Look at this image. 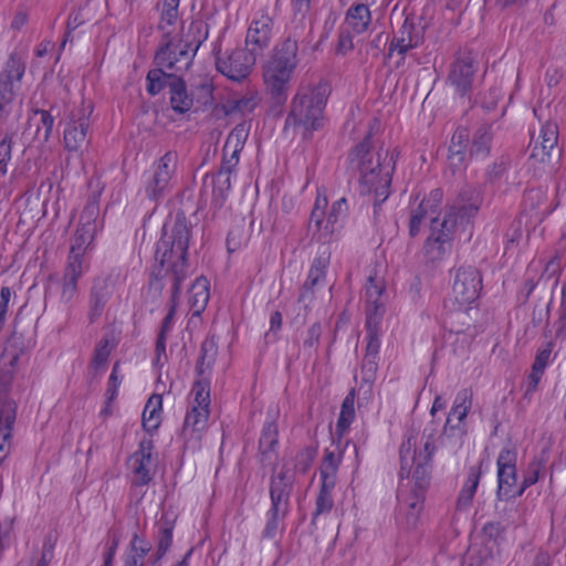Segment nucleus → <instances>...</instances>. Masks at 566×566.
<instances>
[{
    "label": "nucleus",
    "mask_w": 566,
    "mask_h": 566,
    "mask_svg": "<svg viewBox=\"0 0 566 566\" xmlns=\"http://www.w3.org/2000/svg\"><path fill=\"white\" fill-rule=\"evenodd\" d=\"M190 228L186 216L178 212L170 226H164L161 238L156 244L155 260L158 262L159 269L157 271L154 270L153 274L156 282H150V285L161 291L163 284L160 280L167 279L170 282L172 303L169 313L163 319L159 335L167 336V333L171 329L175 316V302L182 282L188 276L187 255Z\"/></svg>",
    "instance_id": "1"
},
{
    "label": "nucleus",
    "mask_w": 566,
    "mask_h": 566,
    "mask_svg": "<svg viewBox=\"0 0 566 566\" xmlns=\"http://www.w3.org/2000/svg\"><path fill=\"white\" fill-rule=\"evenodd\" d=\"M331 93L332 87L325 80L301 81L291 99L285 126L302 128L304 138H310L314 132L323 129Z\"/></svg>",
    "instance_id": "2"
},
{
    "label": "nucleus",
    "mask_w": 566,
    "mask_h": 566,
    "mask_svg": "<svg viewBox=\"0 0 566 566\" xmlns=\"http://www.w3.org/2000/svg\"><path fill=\"white\" fill-rule=\"evenodd\" d=\"M472 398L471 389L464 388L460 390L447 418L440 437V444L442 447L450 446L452 453H455L463 444V439L467 434L464 420L472 407Z\"/></svg>",
    "instance_id": "3"
},
{
    "label": "nucleus",
    "mask_w": 566,
    "mask_h": 566,
    "mask_svg": "<svg viewBox=\"0 0 566 566\" xmlns=\"http://www.w3.org/2000/svg\"><path fill=\"white\" fill-rule=\"evenodd\" d=\"M458 223H460V219L453 214V210H447L442 220L432 217L430 234L423 245L427 260L440 261L450 253Z\"/></svg>",
    "instance_id": "4"
},
{
    "label": "nucleus",
    "mask_w": 566,
    "mask_h": 566,
    "mask_svg": "<svg viewBox=\"0 0 566 566\" xmlns=\"http://www.w3.org/2000/svg\"><path fill=\"white\" fill-rule=\"evenodd\" d=\"M352 169H355L363 175L364 182L370 184L373 177V169H380L382 164L387 163L388 150L384 148L382 144L377 143L371 133H368L364 139L357 144L348 155Z\"/></svg>",
    "instance_id": "5"
},
{
    "label": "nucleus",
    "mask_w": 566,
    "mask_h": 566,
    "mask_svg": "<svg viewBox=\"0 0 566 566\" xmlns=\"http://www.w3.org/2000/svg\"><path fill=\"white\" fill-rule=\"evenodd\" d=\"M169 31L164 33L163 42L154 56V64L175 73L187 71L191 65L199 44L182 39L175 41L169 39Z\"/></svg>",
    "instance_id": "6"
},
{
    "label": "nucleus",
    "mask_w": 566,
    "mask_h": 566,
    "mask_svg": "<svg viewBox=\"0 0 566 566\" xmlns=\"http://www.w3.org/2000/svg\"><path fill=\"white\" fill-rule=\"evenodd\" d=\"M176 167L177 154L174 151H167L154 164V171L145 184L149 200L157 202L170 191Z\"/></svg>",
    "instance_id": "7"
},
{
    "label": "nucleus",
    "mask_w": 566,
    "mask_h": 566,
    "mask_svg": "<svg viewBox=\"0 0 566 566\" xmlns=\"http://www.w3.org/2000/svg\"><path fill=\"white\" fill-rule=\"evenodd\" d=\"M482 290V274L473 265H461L455 270L452 295L460 307L478 300Z\"/></svg>",
    "instance_id": "8"
},
{
    "label": "nucleus",
    "mask_w": 566,
    "mask_h": 566,
    "mask_svg": "<svg viewBox=\"0 0 566 566\" xmlns=\"http://www.w3.org/2000/svg\"><path fill=\"white\" fill-rule=\"evenodd\" d=\"M92 113V102L84 99L80 106L71 111L63 136L64 145L67 150L76 151L85 143Z\"/></svg>",
    "instance_id": "9"
},
{
    "label": "nucleus",
    "mask_w": 566,
    "mask_h": 566,
    "mask_svg": "<svg viewBox=\"0 0 566 566\" xmlns=\"http://www.w3.org/2000/svg\"><path fill=\"white\" fill-rule=\"evenodd\" d=\"M398 153H392L389 160L382 164L380 169H373L371 182L365 184L363 175H359V192L363 196H374L375 209L389 197L392 174L396 167Z\"/></svg>",
    "instance_id": "10"
},
{
    "label": "nucleus",
    "mask_w": 566,
    "mask_h": 566,
    "mask_svg": "<svg viewBox=\"0 0 566 566\" xmlns=\"http://www.w3.org/2000/svg\"><path fill=\"white\" fill-rule=\"evenodd\" d=\"M255 55L248 50L237 49L230 52L226 57L217 56V70L234 82H241L251 73L255 64Z\"/></svg>",
    "instance_id": "11"
},
{
    "label": "nucleus",
    "mask_w": 566,
    "mask_h": 566,
    "mask_svg": "<svg viewBox=\"0 0 566 566\" xmlns=\"http://www.w3.org/2000/svg\"><path fill=\"white\" fill-rule=\"evenodd\" d=\"M476 66L472 52L461 51L451 64L448 80L459 95L465 96L472 90Z\"/></svg>",
    "instance_id": "12"
},
{
    "label": "nucleus",
    "mask_w": 566,
    "mask_h": 566,
    "mask_svg": "<svg viewBox=\"0 0 566 566\" xmlns=\"http://www.w3.org/2000/svg\"><path fill=\"white\" fill-rule=\"evenodd\" d=\"M558 142V128L555 123L547 122L542 125L538 136L532 137L530 144V159L537 163L549 161L553 154L560 155V150L557 147Z\"/></svg>",
    "instance_id": "13"
},
{
    "label": "nucleus",
    "mask_w": 566,
    "mask_h": 566,
    "mask_svg": "<svg viewBox=\"0 0 566 566\" xmlns=\"http://www.w3.org/2000/svg\"><path fill=\"white\" fill-rule=\"evenodd\" d=\"M294 486V475L290 474L289 470H282L272 474L270 479V510L283 513L290 512V499Z\"/></svg>",
    "instance_id": "14"
},
{
    "label": "nucleus",
    "mask_w": 566,
    "mask_h": 566,
    "mask_svg": "<svg viewBox=\"0 0 566 566\" xmlns=\"http://www.w3.org/2000/svg\"><path fill=\"white\" fill-rule=\"evenodd\" d=\"M436 447L433 443V432L427 436V440L423 443V450L419 451L417 461H415V469L411 470L410 476L415 481V489L411 493L422 494L428 489L431 480V461Z\"/></svg>",
    "instance_id": "15"
},
{
    "label": "nucleus",
    "mask_w": 566,
    "mask_h": 566,
    "mask_svg": "<svg viewBox=\"0 0 566 566\" xmlns=\"http://www.w3.org/2000/svg\"><path fill=\"white\" fill-rule=\"evenodd\" d=\"M482 202L483 196L480 189L472 185H465L447 210H453V214L460 219V223H469L476 216Z\"/></svg>",
    "instance_id": "16"
},
{
    "label": "nucleus",
    "mask_w": 566,
    "mask_h": 566,
    "mask_svg": "<svg viewBox=\"0 0 566 566\" xmlns=\"http://www.w3.org/2000/svg\"><path fill=\"white\" fill-rule=\"evenodd\" d=\"M516 452L512 449L504 448L497 457V491L496 494L502 497H514L511 493L512 488L516 483Z\"/></svg>",
    "instance_id": "17"
},
{
    "label": "nucleus",
    "mask_w": 566,
    "mask_h": 566,
    "mask_svg": "<svg viewBox=\"0 0 566 566\" xmlns=\"http://www.w3.org/2000/svg\"><path fill=\"white\" fill-rule=\"evenodd\" d=\"M272 25V19L265 13H261L251 22L247 32L245 46L253 55H260L269 46Z\"/></svg>",
    "instance_id": "18"
},
{
    "label": "nucleus",
    "mask_w": 566,
    "mask_h": 566,
    "mask_svg": "<svg viewBox=\"0 0 566 566\" xmlns=\"http://www.w3.org/2000/svg\"><path fill=\"white\" fill-rule=\"evenodd\" d=\"M154 450L151 438H143L138 450L130 457L129 462L136 485H146L151 481L150 465Z\"/></svg>",
    "instance_id": "19"
},
{
    "label": "nucleus",
    "mask_w": 566,
    "mask_h": 566,
    "mask_svg": "<svg viewBox=\"0 0 566 566\" xmlns=\"http://www.w3.org/2000/svg\"><path fill=\"white\" fill-rule=\"evenodd\" d=\"M209 413V409L192 406L187 411L180 432L186 447L195 448L201 440V434L207 426Z\"/></svg>",
    "instance_id": "20"
},
{
    "label": "nucleus",
    "mask_w": 566,
    "mask_h": 566,
    "mask_svg": "<svg viewBox=\"0 0 566 566\" xmlns=\"http://www.w3.org/2000/svg\"><path fill=\"white\" fill-rule=\"evenodd\" d=\"M279 427L274 418L265 421L259 440L260 462L263 467L277 464Z\"/></svg>",
    "instance_id": "21"
},
{
    "label": "nucleus",
    "mask_w": 566,
    "mask_h": 566,
    "mask_svg": "<svg viewBox=\"0 0 566 566\" xmlns=\"http://www.w3.org/2000/svg\"><path fill=\"white\" fill-rule=\"evenodd\" d=\"M27 60L28 50L25 48H15L9 53L1 66L0 80L21 88L27 71Z\"/></svg>",
    "instance_id": "22"
},
{
    "label": "nucleus",
    "mask_w": 566,
    "mask_h": 566,
    "mask_svg": "<svg viewBox=\"0 0 566 566\" xmlns=\"http://www.w3.org/2000/svg\"><path fill=\"white\" fill-rule=\"evenodd\" d=\"M422 42V30L406 19L389 44L388 56H391L392 52L397 51L403 59L409 50L419 46Z\"/></svg>",
    "instance_id": "23"
},
{
    "label": "nucleus",
    "mask_w": 566,
    "mask_h": 566,
    "mask_svg": "<svg viewBox=\"0 0 566 566\" xmlns=\"http://www.w3.org/2000/svg\"><path fill=\"white\" fill-rule=\"evenodd\" d=\"M331 252L327 248H323L318 251V254L313 260L307 279L303 285L298 301L305 302L312 297L313 289L317 285H322L325 282L326 269L329 265Z\"/></svg>",
    "instance_id": "24"
},
{
    "label": "nucleus",
    "mask_w": 566,
    "mask_h": 566,
    "mask_svg": "<svg viewBox=\"0 0 566 566\" xmlns=\"http://www.w3.org/2000/svg\"><path fill=\"white\" fill-rule=\"evenodd\" d=\"M385 282L380 277L369 276L365 285L366 319L378 316L382 321L385 313Z\"/></svg>",
    "instance_id": "25"
},
{
    "label": "nucleus",
    "mask_w": 566,
    "mask_h": 566,
    "mask_svg": "<svg viewBox=\"0 0 566 566\" xmlns=\"http://www.w3.org/2000/svg\"><path fill=\"white\" fill-rule=\"evenodd\" d=\"M169 95V103L175 113L185 114L191 109L193 97L188 93L187 84L181 76L172 77Z\"/></svg>",
    "instance_id": "26"
},
{
    "label": "nucleus",
    "mask_w": 566,
    "mask_h": 566,
    "mask_svg": "<svg viewBox=\"0 0 566 566\" xmlns=\"http://www.w3.org/2000/svg\"><path fill=\"white\" fill-rule=\"evenodd\" d=\"M481 475V464L469 468L468 476L457 499V510L465 511L471 506Z\"/></svg>",
    "instance_id": "27"
},
{
    "label": "nucleus",
    "mask_w": 566,
    "mask_h": 566,
    "mask_svg": "<svg viewBox=\"0 0 566 566\" xmlns=\"http://www.w3.org/2000/svg\"><path fill=\"white\" fill-rule=\"evenodd\" d=\"M172 77H180V75H177L175 72L168 71L160 65H155V67L149 70L146 75L147 93L150 96H156L166 87L170 90Z\"/></svg>",
    "instance_id": "28"
},
{
    "label": "nucleus",
    "mask_w": 566,
    "mask_h": 566,
    "mask_svg": "<svg viewBox=\"0 0 566 566\" xmlns=\"http://www.w3.org/2000/svg\"><path fill=\"white\" fill-rule=\"evenodd\" d=\"M113 293L112 284L106 280H98L94 283L90 296V321L94 322L96 317L101 316L106 303Z\"/></svg>",
    "instance_id": "29"
},
{
    "label": "nucleus",
    "mask_w": 566,
    "mask_h": 566,
    "mask_svg": "<svg viewBox=\"0 0 566 566\" xmlns=\"http://www.w3.org/2000/svg\"><path fill=\"white\" fill-rule=\"evenodd\" d=\"M297 51V41L287 38L275 46L270 61L283 66V69L286 67L294 71L298 64Z\"/></svg>",
    "instance_id": "30"
},
{
    "label": "nucleus",
    "mask_w": 566,
    "mask_h": 566,
    "mask_svg": "<svg viewBox=\"0 0 566 566\" xmlns=\"http://www.w3.org/2000/svg\"><path fill=\"white\" fill-rule=\"evenodd\" d=\"M469 142V130L465 127H458L451 137L448 160L454 168H459L465 158V149Z\"/></svg>",
    "instance_id": "31"
},
{
    "label": "nucleus",
    "mask_w": 566,
    "mask_h": 566,
    "mask_svg": "<svg viewBox=\"0 0 566 566\" xmlns=\"http://www.w3.org/2000/svg\"><path fill=\"white\" fill-rule=\"evenodd\" d=\"M344 451L337 443L334 450L326 449L319 468L321 481L337 482V472Z\"/></svg>",
    "instance_id": "32"
},
{
    "label": "nucleus",
    "mask_w": 566,
    "mask_h": 566,
    "mask_svg": "<svg viewBox=\"0 0 566 566\" xmlns=\"http://www.w3.org/2000/svg\"><path fill=\"white\" fill-rule=\"evenodd\" d=\"M27 348L24 335L13 329L7 338L1 359L7 361L9 366L17 367L18 361Z\"/></svg>",
    "instance_id": "33"
},
{
    "label": "nucleus",
    "mask_w": 566,
    "mask_h": 566,
    "mask_svg": "<svg viewBox=\"0 0 566 566\" xmlns=\"http://www.w3.org/2000/svg\"><path fill=\"white\" fill-rule=\"evenodd\" d=\"M492 139L493 134L491 125H481L473 135L470 155L476 158H486L491 151Z\"/></svg>",
    "instance_id": "34"
},
{
    "label": "nucleus",
    "mask_w": 566,
    "mask_h": 566,
    "mask_svg": "<svg viewBox=\"0 0 566 566\" xmlns=\"http://www.w3.org/2000/svg\"><path fill=\"white\" fill-rule=\"evenodd\" d=\"M417 439L413 436H408L401 443L399 454H400V479L410 478L411 469L413 467L415 461H417L419 452L416 449Z\"/></svg>",
    "instance_id": "35"
},
{
    "label": "nucleus",
    "mask_w": 566,
    "mask_h": 566,
    "mask_svg": "<svg viewBox=\"0 0 566 566\" xmlns=\"http://www.w3.org/2000/svg\"><path fill=\"white\" fill-rule=\"evenodd\" d=\"M345 20L354 32L357 34L364 33L371 22V14L368 6L364 3L352 6L346 12Z\"/></svg>",
    "instance_id": "36"
},
{
    "label": "nucleus",
    "mask_w": 566,
    "mask_h": 566,
    "mask_svg": "<svg viewBox=\"0 0 566 566\" xmlns=\"http://www.w3.org/2000/svg\"><path fill=\"white\" fill-rule=\"evenodd\" d=\"M161 405L163 398L159 395H153L148 399L143 412V427L146 431L151 432L158 429L160 424Z\"/></svg>",
    "instance_id": "37"
},
{
    "label": "nucleus",
    "mask_w": 566,
    "mask_h": 566,
    "mask_svg": "<svg viewBox=\"0 0 566 566\" xmlns=\"http://www.w3.org/2000/svg\"><path fill=\"white\" fill-rule=\"evenodd\" d=\"M212 205L216 208H221L231 189V174L227 171H218L212 176Z\"/></svg>",
    "instance_id": "38"
},
{
    "label": "nucleus",
    "mask_w": 566,
    "mask_h": 566,
    "mask_svg": "<svg viewBox=\"0 0 566 566\" xmlns=\"http://www.w3.org/2000/svg\"><path fill=\"white\" fill-rule=\"evenodd\" d=\"M355 389H350L342 402L335 432L340 438L348 430L355 418Z\"/></svg>",
    "instance_id": "39"
},
{
    "label": "nucleus",
    "mask_w": 566,
    "mask_h": 566,
    "mask_svg": "<svg viewBox=\"0 0 566 566\" xmlns=\"http://www.w3.org/2000/svg\"><path fill=\"white\" fill-rule=\"evenodd\" d=\"M380 325L381 321H379L378 316H370L369 319H366L365 328H366V349L365 355L379 357V348H380Z\"/></svg>",
    "instance_id": "40"
},
{
    "label": "nucleus",
    "mask_w": 566,
    "mask_h": 566,
    "mask_svg": "<svg viewBox=\"0 0 566 566\" xmlns=\"http://www.w3.org/2000/svg\"><path fill=\"white\" fill-rule=\"evenodd\" d=\"M336 483L321 481V488L315 502V511L313 512L312 523H315L316 518L322 514H327L334 506L332 492Z\"/></svg>",
    "instance_id": "41"
},
{
    "label": "nucleus",
    "mask_w": 566,
    "mask_h": 566,
    "mask_svg": "<svg viewBox=\"0 0 566 566\" xmlns=\"http://www.w3.org/2000/svg\"><path fill=\"white\" fill-rule=\"evenodd\" d=\"M218 353V346L214 337H207L200 347V354L198 357L196 371L199 376H202L207 369H210L214 364Z\"/></svg>",
    "instance_id": "42"
},
{
    "label": "nucleus",
    "mask_w": 566,
    "mask_h": 566,
    "mask_svg": "<svg viewBox=\"0 0 566 566\" xmlns=\"http://www.w3.org/2000/svg\"><path fill=\"white\" fill-rule=\"evenodd\" d=\"M39 117V120L35 123V138L39 140L46 143L51 136L54 117L51 115L49 111L45 109H35L33 111V116L29 118L28 124L31 127L32 122Z\"/></svg>",
    "instance_id": "43"
},
{
    "label": "nucleus",
    "mask_w": 566,
    "mask_h": 566,
    "mask_svg": "<svg viewBox=\"0 0 566 566\" xmlns=\"http://www.w3.org/2000/svg\"><path fill=\"white\" fill-rule=\"evenodd\" d=\"M175 528V520H169L164 515L158 523L157 549L158 557H164L170 549L172 544V533Z\"/></svg>",
    "instance_id": "44"
},
{
    "label": "nucleus",
    "mask_w": 566,
    "mask_h": 566,
    "mask_svg": "<svg viewBox=\"0 0 566 566\" xmlns=\"http://www.w3.org/2000/svg\"><path fill=\"white\" fill-rule=\"evenodd\" d=\"M290 82L281 81H264L265 88L270 95V102L272 109H277L280 113L287 99Z\"/></svg>",
    "instance_id": "45"
},
{
    "label": "nucleus",
    "mask_w": 566,
    "mask_h": 566,
    "mask_svg": "<svg viewBox=\"0 0 566 566\" xmlns=\"http://www.w3.org/2000/svg\"><path fill=\"white\" fill-rule=\"evenodd\" d=\"M191 307L199 314L206 308L209 301V282L205 277H198L191 286Z\"/></svg>",
    "instance_id": "46"
},
{
    "label": "nucleus",
    "mask_w": 566,
    "mask_h": 566,
    "mask_svg": "<svg viewBox=\"0 0 566 566\" xmlns=\"http://www.w3.org/2000/svg\"><path fill=\"white\" fill-rule=\"evenodd\" d=\"M99 197L101 190L90 195L87 202L80 216V226L96 228V219L99 214Z\"/></svg>",
    "instance_id": "47"
},
{
    "label": "nucleus",
    "mask_w": 566,
    "mask_h": 566,
    "mask_svg": "<svg viewBox=\"0 0 566 566\" xmlns=\"http://www.w3.org/2000/svg\"><path fill=\"white\" fill-rule=\"evenodd\" d=\"M21 88L0 80V123L11 114L12 104Z\"/></svg>",
    "instance_id": "48"
},
{
    "label": "nucleus",
    "mask_w": 566,
    "mask_h": 566,
    "mask_svg": "<svg viewBox=\"0 0 566 566\" xmlns=\"http://www.w3.org/2000/svg\"><path fill=\"white\" fill-rule=\"evenodd\" d=\"M247 138V133L242 127L237 126L228 136L224 150L226 154H229V157L234 159L235 163H239V154L243 149L244 140Z\"/></svg>",
    "instance_id": "49"
},
{
    "label": "nucleus",
    "mask_w": 566,
    "mask_h": 566,
    "mask_svg": "<svg viewBox=\"0 0 566 566\" xmlns=\"http://www.w3.org/2000/svg\"><path fill=\"white\" fill-rule=\"evenodd\" d=\"M96 231L97 228L83 227L78 224L72 239L70 251L84 254L85 249L93 242Z\"/></svg>",
    "instance_id": "50"
},
{
    "label": "nucleus",
    "mask_w": 566,
    "mask_h": 566,
    "mask_svg": "<svg viewBox=\"0 0 566 566\" xmlns=\"http://www.w3.org/2000/svg\"><path fill=\"white\" fill-rule=\"evenodd\" d=\"M511 167V157L502 155L485 171V182L494 185L500 181Z\"/></svg>",
    "instance_id": "51"
},
{
    "label": "nucleus",
    "mask_w": 566,
    "mask_h": 566,
    "mask_svg": "<svg viewBox=\"0 0 566 566\" xmlns=\"http://www.w3.org/2000/svg\"><path fill=\"white\" fill-rule=\"evenodd\" d=\"M111 352L112 349L109 346V339L103 337L95 346L93 357L90 363V368H92L95 373L104 369L107 365Z\"/></svg>",
    "instance_id": "52"
},
{
    "label": "nucleus",
    "mask_w": 566,
    "mask_h": 566,
    "mask_svg": "<svg viewBox=\"0 0 566 566\" xmlns=\"http://www.w3.org/2000/svg\"><path fill=\"white\" fill-rule=\"evenodd\" d=\"M287 513L283 512H276L273 510H270L266 512V523L264 526V530L262 531V538L264 539H273L275 538L279 530L280 524L284 521ZM281 530H284V526L282 525Z\"/></svg>",
    "instance_id": "53"
},
{
    "label": "nucleus",
    "mask_w": 566,
    "mask_h": 566,
    "mask_svg": "<svg viewBox=\"0 0 566 566\" xmlns=\"http://www.w3.org/2000/svg\"><path fill=\"white\" fill-rule=\"evenodd\" d=\"M348 210L347 200L346 198H340L336 200L327 214V220L325 224V230L329 233H333L335 231V226L338 223L339 220L344 219L346 217Z\"/></svg>",
    "instance_id": "54"
},
{
    "label": "nucleus",
    "mask_w": 566,
    "mask_h": 566,
    "mask_svg": "<svg viewBox=\"0 0 566 566\" xmlns=\"http://www.w3.org/2000/svg\"><path fill=\"white\" fill-rule=\"evenodd\" d=\"M191 394L193 395L192 407L209 409L210 405V389L209 382L205 379H198L195 381Z\"/></svg>",
    "instance_id": "55"
},
{
    "label": "nucleus",
    "mask_w": 566,
    "mask_h": 566,
    "mask_svg": "<svg viewBox=\"0 0 566 566\" xmlns=\"http://www.w3.org/2000/svg\"><path fill=\"white\" fill-rule=\"evenodd\" d=\"M83 274V253L70 251L63 279L78 281Z\"/></svg>",
    "instance_id": "56"
},
{
    "label": "nucleus",
    "mask_w": 566,
    "mask_h": 566,
    "mask_svg": "<svg viewBox=\"0 0 566 566\" xmlns=\"http://www.w3.org/2000/svg\"><path fill=\"white\" fill-rule=\"evenodd\" d=\"M179 2L180 0H164L159 29L165 33L177 21Z\"/></svg>",
    "instance_id": "57"
},
{
    "label": "nucleus",
    "mask_w": 566,
    "mask_h": 566,
    "mask_svg": "<svg viewBox=\"0 0 566 566\" xmlns=\"http://www.w3.org/2000/svg\"><path fill=\"white\" fill-rule=\"evenodd\" d=\"M294 71L290 69H283V66L269 61L263 67V80L264 81H281L290 82Z\"/></svg>",
    "instance_id": "58"
},
{
    "label": "nucleus",
    "mask_w": 566,
    "mask_h": 566,
    "mask_svg": "<svg viewBox=\"0 0 566 566\" xmlns=\"http://www.w3.org/2000/svg\"><path fill=\"white\" fill-rule=\"evenodd\" d=\"M60 287V303L65 306L66 316H69L72 308V302L77 296V282L63 279Z\"/></svg>",
    "instance_id": "59"
},
{
    "label": "nucleus",
    "mask_w": 566,
    "mask_h": 566,
    "mask_svg": "<svg viewBox=\"0 0 566 566\" xmlns=\"http://www.w3.org/2000/svg\"><path fill=\"white\" fill-rule=\"evenodd\" d=\"M424 496L422 494L411 493L409 499V511L406 514V524L409 528H415L417 526L420 512L422 510V502Z\"/></svg>",
    "instance_id": "60"
},
{
    "label": "nucleus",
    "mask_w": 566,
    "mask_h": 566,
    "mask_svg": "<svg viewBox=\"0 0 566 566\" xmlns=\"http://www.w3.org/2000/svg\"><path fill=\"white\" fill-rule=\"evenodd\" d=\"M13 135L6 134L0 140V175L6 176L12 158Z\"/></svg>",
    "instance_id": "61"
},
{
    "label": "nucleus",
    "mask_w": 566,
    "mask_h": 566,
    "mask_svg": "<svg viewBox=\"0 0 566 566\" xmlns=\"http://www.w3.org/2000/svg\"><path fill=\"white\" fill-rule=\"evenodd\" d=\"M256 106V97L254 95L242 96L228 103V114L241 113L242 115L251 113Z\"/></svg>",
    "instance_id": "62"
},
{
    "label": "nucleus",
    "mask_w": 566,
    "mask_h": 566,
    "mask_svg": "<svg viewBox=\"0 0 566 566\" xmlns=\"http://www.w3.org/2000/svg\"><path fill=\"white\" fill-rule=\"evenodd\" d=\"M379 357L364 355L361 361V379L366 384H373L377 376Z\"/></svg>",
    "instance_id": "63"
},
{
    "label": "nucleus",
    "mask_w": 566,
    "mask_h": 566,
    "mask_svg": "<svg viewBox=\"0 0 566 566\" xmlns=\"http://www.w3.org/2000/svg\"><path fill=\"white\" fill-rule=\"evenodd\" d=\"M555 339L566 340V296L562 295L560 305L557 310V318L554 322Z\"/></svg>",
    "instance_id": "64"
}]
</instances>
